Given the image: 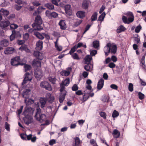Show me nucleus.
<instances>
[{
  "mask_svg": "<svg viewBox=\"0 0 146 146\" xmlns=\"http://www.w3.org/2000/svg\"><path fill=\"white\" fill-rule=\"evenodd\" d=\"M82 22V20H81L79 21H78L75 23L74 25L75 27H76L78 26L79 25H80L81 23Z\"/></svg>",
  "mask_w": 146,
  "mask_h": 146,
  "instance_id": "0e129e2a",
  "label": "nucleus"
},
{
  "mask_svg": "<svg viewBox=\"0 0 146 146\" xmlns=\"http://www.w3.org/2000/svg\"><path fill=\"white\" fill-rule=\"evenodd\" d=\"M35 76L38 80H40L43 76L42 70L40 69H36L34 71Z\"/></svg>",
  "mask_w": 146,
  "mask_h": 146,
  "instance_id": "423d86ee",
  "label": "nucleus"
},
{
  "mask_svg": "<svg viewBox=\"0 0 146 146\" xmlns=\"http://www.w3.org/2000/svg\"><path fill=\"white\" fill-rule=\"evenodd\" d=\"M45 6L50 9H54V6L52 3H47L45 5Z\"/></svg>",
  "mask_w": 146,
  "mask_h": 146,
  "instance_id": "e433bc0d",
  "label": "nucleus"
},
{
  "mask_svg": "<svg viewBox=\"0 0 146 146\" xmlns=\"http://www.w3.org/2000/svg\"><path fill=\"white\" fill-rule=\"evenodd\" d=\"M100 116L103 118L104 119H106L107 115L105 112H101L100 113Z\"/></svg>",
  "mask_w": 146,
  "mask_h": 146,
  "instance_id": "864d4df0",
  "label": "nucleus"
},
{
  "mask_svg": "<svg viewBox=\"0 0 146 146\" xmlns=\"http://www.w3.org/2000/svg\"><path fill=\"white\" fill-rule=\"evenodd\" d=\"M32 135L31 134H30L28 135H27V138L28 140H31L32 142H34L36 140V137L35 136L33 137H32Z\"/></svg>",
  "mask_w": 146,
  "mask_h": 146,
  "instance_id": "c85d7f7f",
  "label": "nucleus"
},
{
  "mask_svg": "<svg viewBox=\"0 0 146 146\" xmlns=\"http://www.w3.org/2000/svg\"><path fill=\"white\" fill-rule=\"evenodd\" d=\"M87 65H85L84 66V68L87 71H89L90 69L93 68V66L91 64H87Z\"/></svg>",
  "mask_w": 146,
  "mask_h": 146,
  "instance_id": "58836bf2",
  "label": "nucleus"
},
{
  "mask_svg": "<svg viewBox=\"0 0 146 146\" xmlns=\"http://www.w3.org/2000/svg\"><path fill=\"white\" fill-rule=\"evenodd\" d=\"M104 80L102 78H101L99 81L97 85V89L100 90H101L104 86Z\"/></svg>",
  "mask_w": 146,
  "mask_h": 146,
  "instance_id": "a211bd4d",
  "label": "nucleus"
},
{
  "mask_svg": "<svg viewBox=\"0 0 146 146\" xmlns=\"http://www.w3.org/2000/svg\"><path fill=\"white\" fill-rule=\"evenodd\" d=\"M112 134L115 138H117L119 137L120 136V132L117 130L115 129L113 131Z\"/></svg>",
  "mask_w": 146,
  "mask_h": 146,
  "instance_id": "a878e982",
  "label": "nucleus"
},
{
  "mask_svg": "<svg viewBox=\"0 0 146 146\" xmlns=\"http://www.w3.org/2000/svg\"><path fill=\"white\" fill-rule=\"evenodd\" d=\"M116 45L110 43H107L104 48V51L106 56H107L110 52L112 54H115L117 51Z\"/></svg>",
  "mask_w": 146,
  "mask_h": 146,
  "instance_id": "f257e3e1",
  "label": "nucleus"
},
{
  "mask_svg": "<svg viewBox=\"0 0 146 146\" xmlns=\"http://www.w3.org/2000/svg\"><path fill=\"white\" fill-rule=\"evenodd\" d=\"M89 3L87 0H84L83 2L82 6L83 8L87 9L88 8Z\"/></svg>",
  "mask_w": 146,
  "mask_h": 146,
  "instance_id": "bb28decb",
  "label": "nucleus"
},
{
  "mask_svg": "<svg viewBox=\"0 0 146 146\" xmlns=\"http://www.w3.org/2000/svg\"><path fill=\"white\" fill-rule=\"evenodd\" d=\"M87 94H85L83 96V98L84 101H86L89 98V96Z\"/></svg>",
  "mask_w": 146,
  "mask_h": 146,
  "instance_id": "338daca9",
  "label": "nucleus"
},
{
  "mask_svg": "<svg viewBox=\"0 0 146 146\" xmlns=\"http://www.w3.org/2000/svg\"><path fill=\"white\" fill-rule=\"evenodd\" d=\"M106 15V14L105 12H103L98 17V20L101 21H103L104 17H105Z\"/></svg>",
  "mask_w": 146,
  "mask_h": 146,
  "instance_id": "a19ab883",
  "label": "nucleus"
},
{
  "mask_svg": "<svg viewBox=\"0 0 146 146\" xmlns=\"http://www.w3.org/2000/svg\"><path fill=\"white\" fill-rule=\"evenodd\" d=\"M29 81H31L32 79L31 75L30 73L27 72L25 74V78Z\"/></svg>",
  "mask_w": 146,
  "mask_h": 146,
  "instance_id": "f704fd0d",
  "label": "nucleus"
},
{
  "mask_svg": "<svg viewBox=\"0 0 146 146\" xmlns=\"http://www.w3.org/2000/svg\"><path fill=\"white\" fill-rule=\"evenodd\" d=\"M78 89V87L77 84H75L73 85L72 87V90L73 91H76Z\"/></svg>",
  "mask_w": 146,
  "mask_h": 146,
  "instance_id": "bf43d9fd",
  "label": "nucleus"
},
{
  "mask_svg": "<svg viewBox=\"0 0 146 146\" xmlns=\"http://www.w3.org/2000/svg\"><path fill=\"white\" fill-rule=\"evenodd\" d=\"M0 12L4 16H6L9 14V12L8 11L3 8H2L1 9Z\"/></svg>",
  "mask_w": 146,
  "mask_h": 146,
  "instance_id": "473e14b6",
  "label": "nucleus"
},
{
  "mask_svg": "<svg viewBox=\"0 0 146 146\" xmlns=\"http://www.w3.org/2000/svg\"><path fill=\"white\" fill-rule=\"evenodd\" d=\"M69 82L70 79L69 78H67L62 82V84L64 86H67L69 84Z\"/></svg>",
  "mask_w": 146,
  "mask_h": 146,
  "instance_id": "ea45409f",
  "label": "nucleus"
},
{
  "mask_svg": "<svg viewBox=\"0 0 146 146\" xmlns=\"http://www.w3.org/2000/svg\"><path fill=\"white\" fill-rule=\"evenodd\" d=\"M142 27L141 25H139L137 27L135 30V33H139Z\"/></svg>",
  "mask_w": 146,
  "mask_h": 146,
  "instance_id": "8fccbe9b",
  "label": "nucleus"
},
{
  "mask_svg": "<svg viewBox=\"0 0 146 146\" xmlns=\"http://www.w3.org/2000/svg\"><path fill=\"white\" fill-rule=\"evenodd\" d=\"M19 60L20 58L19 56H17L12 59L11 60V64L12 65L16 66L19 65H23V64L19 63Z\"/></svg>",
  "mask_w": 146,
  "mask_h": 146,
  "instance_id": "6e6552de",
  "label": "nucleus"
},
{
  "mask_svg": "<svg viewBox=\"0 0 146 146\" xmlns=\"http://www.w3.org/2000/svg\"><path fill=\"white\" fill-rule=\"evenodd\" d=\"M40 86L41 88L49 91H51L52 90L51 85L48 82L45 81L42 82L40 83Z\"/></svg>",
  "mask_w": 146,
  "mask_h": 146,
  "instance_id": "20e7f679",
  "label": "nucleus"
},
{
  "mask_svg": "<svg viewBox=\"0 0 146 146\" xmlns=\"http://www.w3.org/2000/svg\"><path fill=\"white\" fill-rule=\"evenodd\" d=\"M98 13L95 12L91 17V21H92L96 20L97 18Z\"/></svg>",
  "mask_w": 146,
  "mask_h": 146,
  "instance_id": "4c0bfd02",
  "label": "nucleus"
},
{
  "mask_svg": "<svg viewBox=\"0 0 146 146\" xmlns=\"http://www.w3.org/2000/svg\"><path fill=\"white\" fill-rule=\"evenodd\" d=\"M70 74V72L68 70H64L62 72V75L63 76H67Z\"/></svg>",
  "mask_w": 146,
  "mask_h": 146,
  "instance_id": "3c124183",
  "label": "nucleus"
},
{
  "mask_svg": "<svg viewBox=\"0 0 146 146\" xmlns=\"http://www.w3.org/2000/svg\"><path fill=\"white\" fill-rule=\"evenodd\" d=\"M31 90L29 89L25 90L23 92L22 96L25 98L29 97V95L30 94Z\"/></svg>",
  "mask_w": 146,
  "mask_h": 146,
  "instance_id": "6ab92c4d",
  "label": "nucleus"
},
{
  "mask_svg": "<svg viewBox=\"0 0 146 146\" xmlns=\"http://www.w3.org/2000/svg\"><path fill=\"white\" fill-rule=\"evenodd\" d=\"M86 89L84 91V94H90V92L93 91V90H92V87L90 85H88L86 86Z\"/></svg>",
  "mask_w": 146,
  "mask_h": 146,
  "instance_id": "b1692460",
  "label": "nucleus"
},
{
  "mask_svg": "<svg viewBox=\"0 0 146 146\" xmlns=\"http://www.w3.org/2000/svg\"><path fill=\"white\" fill-rule=\"evenodd\" d=\"M21 139L24 140H26L27 135L24 133H21L20 135Z\"/></svg>",
  "mask_w": 146,
  "mask_h": 146,
  "instance_id": "6e6d98bb",
  "label": "nucleus"
},
{
  "mask_svg": "<svg viewBox=\"0 0 146 146\" xmlns=\"http://www.w3.org/2000/svg\"><path fill=\"white\" fill-rule=\"evenodd\" d=\"M75 45L73 46L72 48H71L70 51L69 52V53L71 55H72V54L77 49Z\"/></svg>",
  "mask_w": 146,
  "mask_h": 146,
  "instance_id": "09e8293b",
  "label": "nucleus"
},
{
  "mask_svg": "<svg viewBox=\"0 0 146 146\" xmlns=\"http://www.w3.org/2000/svg\"><path fill=\"white\" fill-rule=\"evenodd\" d=\"M128 89L129 90L130 92H132L133 90V84L131 83L129 84Z\"/></svg>",
  "mask_w": 146,
  "mask_h": 146,
  "instance_id": "13d9d810",
  "label": "nucleus"
},
{
  "mask_svg": "<svg viewBox=\"0 0 146 146\" xmlns=\"http://www.w3.org/2000/svg\"><path fill=\"white\" fill-rule=\"evenodd\" d=\"M126 30V28L123 26L121 25L119 26L117 30V33H120Z\"/></svg>",
  "mask_w": 146,
  "mask_h": 146,
  "instance_id": "7c9ffc66",
  "label": "nucleus"
},
{
  "mask_svg": "<svg viewBox=\"0 0 146 146\" xmlns=\"http://www.w3.org/2000/svg\"><path fill=\"white\" fill-rule=\"evenodd\" d=\"M93 46L95 48H98L99 46V42L97 40L94 41L93 42Z\"/></svg>",
  "mask_w": 146,
  "mask_h": 146,
  "instance_id": "37998d69",
  "label": "nucleus"
},
{
  "mask_svg": "<svg viewBox=\"0 0 146 146\" xmlns=\"http://www.w3.org/2000/svg\"><path fill=\"white\" fill-rule=\"evenodd\" d=\"M43 42L42 41L39 40L37 42L36 44V49L37 50H41L42 48Z\"/></svg>",
  "mask_w": 146,
  "mask_h": 146,
  "instance_id": "aec40b11",
  "label": "nucleus"
},
{
  "mask_svg": "<svg viewBox=\"0 0 146 146\" xmlns=\"http://www.w3.org/2000/svg\"><path fill=\"white\" fill-rule=\"evenodd\" d=\"M76 15L78 17L82 18L85 16V12L82 11H79L77 13Z\"/></svg>",
  "mask_w": 146,
  "mask_h": 146,
  "instance_id": "393cba45",
  "label": "nucleus"
},
{
  "mask_svg": "<svg viewBox=\"0 0 146 146\" xmlns=\"http://www.w3.org/2000/svg\"><path fill=\"white\" fill-rule=\"evenodd\" d=\"M66 92L64 91V92H61L60 96L59 97V101L60 103L63 102L65 99Z\"/></svg>",
  "mask_w": 146,
  "mask_h": 146,
  "instance_id": "412c9836",
  "label": "nucleus"
},
{
  "mask_svg": "<svg viewBox=\"0 0 146 146\" xmlns=\"http://www.w3.org/2000/svg\"><path fill=\"white\" fill-rule=\"evenodd\" d=\"M19 49L22 51H25L27 52H29L30 51V50L27 48V45L25 44L22 45L19 48Z\"/></svg>",
  "mask_w": 146,
  "mask_h": 146,
  "instance_id": "c756f323",
  "label": "nucleus"
},
{
  "mask_svg": "<svg viewBox=\"0 0 146 146\" xmlns=\"http://www.w3.org/2000/svg\"><path fill=\"white\" fill-rule=\"evenodd\" d=\"M45 14L46 16L50 18H56L58 16V14L56 12H50L48 10H47L46 11Z\"/></svg>",
  "mask_w": 146,
  "mask_h": 146,
  "instance_id": "1a4fd4ad",
  "label": "nucleus"
},
{
  "mask_svg": "<svg viewBox=\"0 0 146 146\" xmlns=\"http://www.w3.org/2000/svg\"><path fill=\"white\" fill-rule=\"evenodd\" d=\"M92 59L91 56L89 55L86 56L85 58V63L86 64H90Z\"/></svg>",
  "mask_w": 146,
  "mask_h": 146,
  "instance_id": "cd10ccee",
  "label": "nucleus"
},
{
  "mask_svg": "<svg viewBox=\"0 0 146 146\" xmlns=\"http://www.w3.org/2000/svg\"><path fill=\"white\" fill-rule=\"evenodd\" d=\"M25 102L27 106H29L33 104L34 100L29 98V97L25 98Z\"/></svg>",
  "mask_w": 146,
  "mask_h": 146,
  "instance_id": "4be33fe9",
  "label": "nucleus"
},
{
  "mask_svg": "<svg viewBox=\"0 0 146 146\" xmlns=\"http://www.w3.org/2000/svg\"><path fill=\"white\" fill-rule=\"evenodd\" d=\"M138 96L140 100H142L144 98V95L140 92H138Z\"/></svg>",
  "mask_w": 146,
  "mask_h": 146,
  "instance_id": "5fc2aeb1",
  "label": "nucleus"
},
{
  "mask_svg": "<svg viewBox=\"0 0 146 146\" xmlns=\"http://www.w3.org/2000/svg\"><path fill=\"white\" fill-rule=\"evenodd\" d=\"M23 120L25 123L27 125L33 122V117L31 115H27L23 117Z\"/></svg>",
  "mask_w": 146,
  "mask_h": 146,
  "instance_id": "39448f33",
  "label": "nucleus"
},
{
  "mask_svg": "<svg viewBox=\"0 0 146 146\" xmlns=\"http://www.w3.org/2000/svg\"><path fill=\"white\" fill-rule=\"evenodd\" d=\"M10 24V23L9 21H0V27L3 29H4Z\"/></svg>",
  "mask_w": 146,
  "mask_h": 146,
  "instance_id": "9b49d317",
  "label": "nucleus"
},
{
  "mask_svg": "<svg viewBox=\"0 0 146 146\" xmlns=\"http://www.w3.org/2000/svg\"><path fill=\"white\" fill-rule=\"evenodd\" d=\"M34 111L33 108L30 107H26L23 113V115L25 116L30 115L33 114Z\"/></svg>",
  "mask_w": 146,
  "mask_h": 146,
  "instance_id": "0eeeda50",
  "label": "nucleus"
},
{
  "mask_svg": "<svg viewBox=\"0 0 146 146\" xmlns=\"http://www.w3.org/2000/svg\"><path fill=\"white\" fill-rule=\"evenodd\" d=\"M134 20V16L129 17L128 18L127 24L132 22Z\"/></svg>",
  "mask_w": 146,
  "mask_h": 146,
  "instance_id": "680f3d73",
  "label": "nucleus"
},
{
  "mask_svg": "<svg viewBox=\"0 0 146 146\" xmlns=\"http://www.w3.org/2000/svg\"><path fill=\"white\" fill-rule=\"evenodd\" d=\"M17 34V33L15 31L13 30L12 31V35L10 36V39L11 41H13L15 39V37L16 36Z\"/></svg>",
  "mask_w": 146,
  "mask_h": 146,
  "instance_id": "72a5a7b5",
  "label": "nucleus"
},
{
  "mask_svg": "<svg viewBox=\"0 0 146 146\" xmlns=\"http://www.w3.org/2000/svg\"><path fill=\"white\" fill-rule=\"evenodd\" d=\"M110 87L113 89L117 90L118 88V86L115 84H112L110 85Z\"/></svg>",
  "mask_w": 146,
  "mask_h": 146,
  "instance_id": "774afa93",
  "label": "nucleus"
},
{
  "mask_svg": "<svg viewBox=\"0 0 146 146\" xmlns=\"http://www.w3.org/2000/svg\"><path fill=\"white\" fill-rule=\"evenodd\" d=\"M122 20L123 22L125 24H127L128 19L125 16H122Z\"/></svg>",
  "mask_w": 146,
  "mask_h": 146,
  "instance_id": "e2e57ef3",
  "label": "nucleus"
},
{
  "mask_svg": "<svg viewBox=\"0 0 146 146\" xmlns=\"http://www.w3.org/2000/svg\"><path fill=\"white\" fill-rule=\"evenodd\" d=\"M49 144L50 145H52L56 143L55 140L52 139L51 140L49 141Z\"/></svg>",
  "mask_w": 146,
  "mask_h": 146,
  "instance_id": "69168bd1",
  "label": "nucleus"
},
{
  "mask_svg": "<svg viewBox=\"0 0 146 146\" xmlns=\"http://www.w3.org/2000/svg\"><path fill=\"white\" fill-rule=\"evenodd\" d=\"M39 59H35L33 62L32 65L33 66L35 67H40L41 66V62Z\"/></svg>",
  "mask_w": 146,
  "mask_h": 146,
  "instance_id": "dca6fc26",
  "label": "nucleus"
},
{
  "mask_svg": "<svg viewBox=\"0 0 146 146\" xmlns=\"http://www.w3.org/2000/svg\"><path fill=\"white\" fill-rule=\"evenodd\" d=\"M5 129L8 131H9L10 130V125L7 122H5Z\"/></svg>",
  "mask_w": 146,
  "mask_h": 146,
  "instance_id": "4d7b16f0",
  "label": "nucleus"
},
{
  "mask_svg": "<svg viewBox=\"0 0 146 146\" xmlns=\"http://www.w3.org/2000/svg\"><path fill=\"white\" fill-rule=\"evenodd\" d=\"M58 25L60 26V28L62 30H64L66 28V23L64 20H61L58 23Z\"/></svg>",
  "mask_w": 146,
  "mask_h": 146,
  "instance_id": "2eb2a0df",
  "label": "nucleus"
},
{
  "mask_svg": "<svg viewBox=\"0 0 146 146\" xmlns=\"http://www.w3.org/2000/svg\"><path fill=\"white\" fill-rule=\"evenodd\" d=\"M9 41L7 39H3L0 42V45L3 47H6L9 45Z\"/></svg>",
  "mask_w": 146,
  "mask_h": 146,
  "instance_id": "5701e85b",
  "label": "nucleus"
},
{
  "mask_svg": "<svg viewBox=\"0 0 146 146\" xmlns=\"http://www.w3.org/2000/svg\"><path fill=\"white\" fill-rule=\"evenodd\" d=\"M49 80L53 84H55L56 80L55 77H49L48 78Z\"/></svg>",
  "mask_w": 146,
  "mask_h": 146,
  "instance_id": "79ce46f5",
  "label": "nucleus"
},
{
  "mask_svg": "<svg viewBox=\"0 0 146 146\" xmlns=\"http://www.w3.org/2000/svg\"><path fill=\"white\" fill-rule=\"evenodd\" d=\"M34 35L36 36V37L39 39L42 40L44 38L42 34L38 32H34Z\"/></svg>",
  "mask_w": 146,
  "mask_h": 146,
  "instance_id": "2f4dec72",
  "label": "nucleus"
},
{
  "mask_svg": "<svg viewBox=\"0 0 146 146\" xmlns=\"http://www.w3.org/2000/svg\"><path fill=\"white\" fill-rule=\"evenodd\" d=\"M74 59H77L78 60L80 59V58L78 56L76 53H74L71 55Z\"/></svg>",
  "mask_w": 146,
  "mask_h": 146,
  "instance_id": "603ef678",
  "label": "nucleus"
},
{
  "mask_svg": "<svg viewBox=\"0 0 146 146\" xmlns=\"http://www.w3.org/2000/svg\"><path fill=\"white\" fill-rule=\"evenodd\" d=\"M97 53V51L96 50H93L90 51V55L91 56H95Z\"/></svg>",
  "mask_w": 146,
  "mask_h": 146,
  "instance_id": "052dcab7",
  "label": "nucleus"
},
{
  "mask_svg": "<svg viewBox=\"0 0 146 146\" xmlns=\"http://www.w3.org/2000/svg\"><path fill=\"white\" fill-rule=\"evenodd\" d=\"M74 140L75 143L74 144L80 145L81 143V141L79 138L78 137H76L74 138Z\"/></svg>",
  "mask_w": 146,
  "mask_h": 146,
  "instance_id": "a18cd8bd",
  "label": "nucleus"
},
{
  "mask_svg": "<svg viewBox=\"0 0 146 146\" xmlns=\"http://www.w3.org/2000/svg\"><path fill=\"white\" fill-rule=\"evenodd\" d=\"M146 54H145L142 56L141 60V64H140V66H141L144 69H145V68L146 67V66L145 64V58Z\"/></svg>",
  "mask_w": 146,
  "mask_h": 146,
  "instance_id": "c9c22d12",
  "label": "nucleus"
},
{
  "mask_svg": "<svg viewBox=\"0 0 146 146\" xmlns=\"http://www.w3.org/2000/svg\"><path fill=\"white\" fill-rule=\"evenodd\" d=\"M65 9L66 13L69 16L72 15L71 6L69 5H66L65 7Z\"/></svg>",
  "mask_w": 146,
  "mask_h": 146,
  "instance_id": "4468645a",
  "label": "nucleus"
},
{
  "mask_svg": "<svg viewBox=\"0 0 146 146\" xmlns=\"http://www.w3.org/2000/svg\"><path fill=\"white\" fill-rule=\"evenodd\" d=\"M15 50L12 47H8L6 48L4 51V53L6 54H9L14 52Z\"/></svg>",
  "mask_w": 146,
  "mask_h": 146,
  "instance_id": "f8f14e48",
  "label": "nucleus"
},
{
  "mask_svg": "<svg viewBox=\"0 0 146 146\" xmlns=\"http://www.w3.org/2000/svg\"><path fill=\"white\" fill-rule=\"evenodd\" d=\"M45 98L46 101H48L50 103H52L54 100V97L52 96L51 94L49 93L46 94Z\"/></svg>",
  "mask_w": 146,
  "mask_h": 146,
  "instance_id": "ddd939ff",
  "label": "nucleus"
},
{
  "mask_svg": "<svg viewBox=\"0 0 146 146\" xmlns=\"http://www.w3.org/2000/svg\"><path fill=\"white\" fill-rule=\"evenodd\" d=\"M24 68L25 71L26 72L30 70L31 68V66L30 65L25 64L24 65Z\"/></svg>",
  "mask_w": 146,
  "mask_h": 146,
  "instance_id": "c03bdc74",
  "label": "nucleus"
},
{
  "mask_svg": "<svg viewBox=\"0 0 146 146\" xmlns=\"http://www.w3.org/2000/svg\"><path fill=\"white\" fill-rule=\"evenodd\" d=\"M46 99L45 98H41L39 100L40 104V107L42 108H44L46 103Z\"/></svg>",
  "mask_w": 146,
  "mask_h": 146,
  "instance_id": "f3484780",
  "label": "nucleus"
},
{
  "mask_svg": "<svg viewBox=\"0 0 146 146\" xmlns=\"http://www.w3.org/2000/svg\"><path fill=\"white\" fill-rule=\"evenodd\" d=\"M119 115L118 112L116 110H114L113 112L112 116L113 118H115L117 117Z\"/></svg>",
  "mask_w": 146,
  "mask_h": 146,
  "instance_id": "49530a36",
  "label": "nucleus"
},
{
  "mask_svg": "<svg viewBox=\"0 0 146 146\" xmlns=\"http://www.w3.org/2000/svg\"><path fill=\"white\" fill-rule=\"evenodd\" d=\"M41 111V110L40 108L37 109L35 117L37 120L40 122H42L46 120V116L44 114H40Z\"/></svg>",
  "mask_w": 146,
  "mask_h": 146,
  "instance_id": "7ed1b4c3",
  "label": "nucleus"
},
{
  "mask_svg": "<svg viewBox=\"0 0 146 146\" xmlns=\"http://www.w3.org/2000/svg\"><path fill=\"white\" fill-rule=\"evenodd\" d=\"M33 55L35 57L37 58V59L42 60L44 56L43 54L40 52L38 51H35L33 53Z\"/></svg>",
  "mask_w": 146,
  "mask_h": 146,
  "instance_id": "9d476101",
  "label": "nucleus"
},
{
  "mask_svg": "<svg viewBox=\"0 0 146 146\" xmlns=\"http://www.w3.org/2000/svg\"><path fill=\"white\" fill-rule=\"evenodd\" d=\"M42 23V20L41 17L37 15L35 18V22L32 25L33 27L35 30L40 31L43 29L41 26Z\"/></svg>",
  "mask_w": 146,
  "mask_h": 146,
  "instance_id": "f03ea898",
  "label": "nucleus"
},
{
  "mask_svg": "<svg viewBox=\"0 0 146 146\" xmlns=\"http://www.w3.org/2000/svg\"><path fill=\"white\" fill-rule=\"evenodd\" d=\"M10 27L11 29H15L18 27V26L16 24L12 23L11 24H10Z\"/></svg>",
  "mask_w": 146,
  "mask_h": 146,
  "instance_id": "de8ad7c7",
  "label": "nucleus"
}]
</instances>
